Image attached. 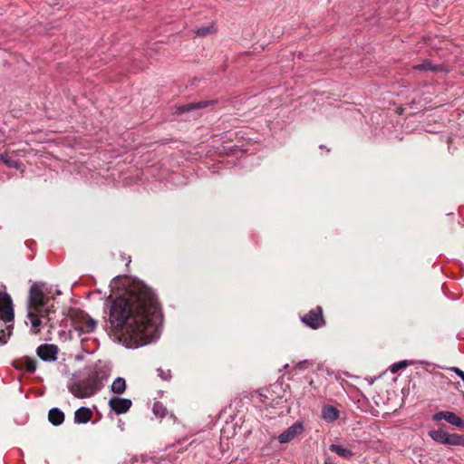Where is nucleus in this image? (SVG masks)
Here are the masks:
<instances>
[{
    "label": "nucleus",
    "mask_w": 464,
    "mask_h": 464,
    "mask_svg": "<svg viewBox=\"0 0 464 464\" xmlns=\"http://www.w3.org/2000/svg\"><path fill=\"white\" fill-rule=\"evenodd\" d=\"M127 298H117L110 309V323L121 329L137 345H145L158 337L159 305L153 292L141 282H133Z\"/></svg>",
    "instance_id": "nucleus-1"
},
{
    "label": "nucleus",
    "mask_w": 464,
    "mask_h": 464,
    "mask_svg": "<svg viewBox=\"0 0 464 464\" xmlns=\"http://www.w3.org/2000/svg\"><path fill=\"white\" fill-rule=\"evenodd\" d=\"M52 288L44 282L31 285V329L39 333V327L49 323L53 312Z\"/></svg>",
    "instance_id": "nucleus-2"
},
{
    "label": "nucleus",
    "mask_w": 464,
    "mask_h": 464,
    "mask_svg": "<svg viewBox=\"0 0 464 464\" xmlns=\"http://www.w3.org/2000/svg\"><path fill=\"white\" fill-rule=\"evenodd\" d=\"M107 374L101 369L90 370L74 381L70 386L71 392L78 398H88L98 392L103 386Z\"/></svg>",
    "instance_id": "nucleus-3"
},
{
    "label": "nucleus",
    "mask_w": 464,
    "mask_h": 464,
    "mask_svg": "<svg viewBox=\"0 0 464 464\" xmlns=\"http://www.w3.org/2000/svg\"><path fill=\"white\" fill-rule=\"evenodd\" d=\"M14 308L8 294L0 292V345L7 343L13 329L12 324H6L14 320Z\"/></svg>",
    "instance_id": "nucleus-4"
},
{
    "label": "nucleus",
    "mask_w": 464,
    "mask_h": 464,
    "mask_svg": "<svg viewBox=\"0 0 464 464\" xmlns=\"http://www.w3.org/2000/svg\"><path fill=\"white\" fill-rule=\"evenodd\" d=\"M429 436L436 442L444 445H463L464 439L458 434H450L442 429L430 430Z\"/></svg>",
    "instance_id": "nucleus-5"
},
{
    "label": "nucleus",
    "mask_w": 464,
    "mask_h": 464,
    "mask_svg": "<svg viewBox=\"0 0 464 464\" xmlns=\"http://www.w3.org/2000/svg\"><path fill=\"white\" fill-rule=\"evenodd\" d=\"M302 322L312 329H319L325 325L326 322L323 315V309L321 306L310 310L302 318Z\"/></svg>",
    "instance_id": "nucleus-6"
},
{
    "label": "nucleus",
    "mask_w": 464,
    "mask_h": 464,
    "mask_svg": "<svg viewBox=\"0 0 464 464\" xmlns=\"http://www.w3.org/2000/svg\"><path fill=\"white\" fill-rule=\"evenodd\" d=\"M108 404L114 413L120 415L130 411L132 406V401L130 399L114 396L109 400Z\"/></svg>",
    "instance_id": "nucleus-7"
},
{
    "label": "nucleus",
    "mask_w": 464,
    "mask_h": 464,
    "mask_svg": "<svg viewBox=\"0 0 464 464\" xmlns=\"http://www.w3.org/2000/svg\"><path fill=\"white\" fill-rule=\"evenodd\" d=\"M96 321L88 314L80 312V319L75 323V329L82 334H89L95 330Z\"/></svg>",
    "instance_id": "nucleus-8"
},
{
    "label": "nucleus",
    "mask_w": 464,
    "mask_h": 464,
    "mask_svg": "<svg viewBox=\"0 0 464 464\" xmlns=\"http://www.w3.org/2000/svg\"><path fill=\"white\" fill-rule=\"evenodd\" d=\"M13 366L19 372L18 381L23 383L29 378V356L16 359L12 362Z\"/></svg>",
    "instance_id": "nucleus-9"
},
{
    "label": "nucleus",
    "mask_w": 464,
    "mask_h": 464,
    "mask_svg": "<svg viewBox=\"0 0 464 464\" xmlns=\"http://www.w3.org/2000/svg\"><path fill=\"white\" fill-rule=\"evenodd\" d=\"M303 430H304L303 424L301 422H295L278 436V440L280 443L290 442L296 436L301 434L303 432Z\"/></svg>",
    "instance_id": "nucleus-10"
},
{
    "label": "nucleus",
    "mask_w": 464,
    "mask_h": 464,
    "mask_svg": "<svg viewBox=\"0 0 464 464\" xmlns=\"http://www.w3.org/2000/svg\"><path fill=\"white\" fill-rule=\"evenodd\" d=\"M432 419L436 421L445 420L447 422L456 427L464 428V421L461 418L451 411H438L432 416Z\"/></svg>",
    "instance_id": "nucleus-11"
},
{
    "label": "nucleus",
    "mask_w": 464,
    "mask_h": 464,
    "mask_svg": "<svg viewBox=\"0 0 464 464\" xmlns=\"http://www.w3.org/2000/svg\"><path fill=\"white\" fill-rule=\"evenodd\" d=\"M57 352V346L54 344H42L36 350L37 355L46 362L54 361Z\"/></svg>",
    "instance_id": "nucleus-12"
},
{
    "label": "nucleus",
    "mask_w": 464,
    "mask_h": 464,
    "mask_svg": "<svg viewBox=\"0 0 464 464\" xmlns=\"http://www.w3.org/2000/svg\"><path fill=\"white\" fill-rule=\"evenodd\" d=\"M217 102L215 100H209V101H203L198 102H191L188 104H185L182 106H179L178 108V111L179 113L188 112L193 110H198V109H204L208 106L214 105Z\"/></svg>",
    "instance_id": "nucleus-13"
},
{
    "label": "nucleus",
    "mask_w": 464,
    "mask_h": 464,
    "mask_svg": "<svg viewBox=\"0 0 464 464\" xmlns=\"http://www.w3.org/2000/svg\"><path fill=\"white\" fill-rule=\"evenodd\" d=\"M92 411L87 407H81L74 412V422L77 424H85L91 420Z\"/></svg>",
    "instance_id": "nucleus-14"
},
{
    "label": "nucleus",
    "mask_w": 464,
    "mask_h": 464,
    "mask_svg": "<svg viewBox=\"0 0 464 464\" xmlns=\"http://www.w3.org/2000/svg\"><path fill=\"white\" fill-rule=\"evenodd\" d=\"M49 421L54 425L59 426L64 421V413L58 408H52L48 413Z\"/></svg>",
    "instance_id": "nucleus-15"
},
{
    "label": "nucleus",
    "mask_w": 464,
    "mask_h": 464,
    "mask_svg": "<svg viewBox=\"0 0 464 464\" xmlns=\"http://www.w3.org/2000/svg\"><path fill=\"white\" fill-rule=\"evenodd\" d=\"M329 450L332 452H334L337 455H339L340 457L346 459H349L353 456V452L350 449H348L343 445L331 444L329 446Z\"/></svg>",
    "instance_id": "nucleus-16"
},
{
    "label": "nucleus",
    "mask_w": 464,
    "mask_h": 464,
    "mask_svg": "<svg viewBox=\"0 0 464 464\" xmlns=\"http://www.w3.org/2000/svg\"><path fill=\"white\" fill-rule=\"evenodd\" d=\"M322 415L325 420L334 421L339 418V411L334 406H326L323 409Z\"/></svg>",
    "instance_id": "nucleus-17"
},
{
    "label": "nucleus",
    "mask_w": 464,
    "mask_h": 464,
    "mask_svg": "<svg viewBox=\"0 0 464 464\" xmlns=\"http://www.w3.org/2000/svg\"><path fill=\"white\" fill-rule=\"evenodd\" d=\"M126 381L122 377H117L111 383V390L112 392L121 394L126 390Z\"/></svg>",
    "instance_id": "nucleus-18"
},
{
    "label": "nucleus",
    "mask_w": 464,
    "mask_h": 464,
    "mask_svg": "<svg viewBox=\"0 0 464 464\" xmlns=\"http://www.w3.org/2000/svg\"><path fill=\"white\" fill-rule=\"evenodd\" d=\"M413 69L417 70V71H422V72H427V71L436 72V71H439L440 66L433 64L430 61H425L421 63L414 65Z\"/></svg>",
    "instance_id": "nucleus-19"
},
{
    "label": "nucleus",
    "mask_w": 464,
    "mask_h": 464,
    "mask_svg": "<svg viewBox=\"0 0 464 464\" xmlns=\"http://www.w3.org/2000/svg\"><path fill=\"white\" fill-rule=\"evenodd\" d=\"M214 32H216V29L213 24L201 26L196 30V34L199 36H206L208 34H213Z\"/></svg>",
    "instance_id": "nucleus-20"
},
{
    "label": "nucleus",
    "mask_w": 464,
    "mask_h": 464,
    "mask_svg": "<svg viewBox=\"0 0 464 464\" xmlns=\"http://www.w3.org/2000/svg\"><path fill=\"white\" fill-rule=\"evenodd\" d=\"M5 162L9 166V167H13L16 169H20L22 172L24 171L25 169V166L24 164H23L22 162H20L19 160H12V159H6L5 160Z\"/></svg>",
    "instance_id": "nucleus-21"
},
{
    "label": "nucleus",
    "mask_w": 464,
    "mask_h": 464,
    "mask_svg": "<svg viewBox=\"0 0 464 464\" xmlns=\"http://www.w3.org/2000/svg\"><path fill=\"white\" fill-rule=\"evenodd\" d=\"M166 409L160 402H155L153 405V412L155 415L163 417L165 415Z\"/></svg>",
    "instance_id": "nucleus-22"
},
{
    "label": "nucleus",
    "mask_w": 464,
    "mask_h": 464,
    "mask_svg": "<svg viewBox=\"0 0 464 464\" xmlns=\"http://www.w3.org/2000/svg\"><path fill=\"white\" fill-rule=\"evenodd\" d=\"M157 372H158L159 376L164 381H169L171 378L170 370L165 371L162 368H158Z\"/></svg>",
    "instance_id": "nucleus-23"
},
{
    "label": "nucleus",
    "mask_w": 464,
    "mask_h": 464,
    "mask_svg": "<svg viewBox=\"0 0 464 464\" xmlns=\"http://www.w3.org/2000/svg\"><path fill=\"white\" fill-rule=\"evenodd\" d=\"M407 366V362L406 361H401V362H395L393 363L390 370L392 373H395L397 372L399 370L402 369V368H405Z\"/></svg>",
    "instance_id": "nucleus-24"
},
{
    "label": "nucleus",
    "mask_w": 464,
    "mask_h": 464,
    "mask_svg": "<svg viewBox=\"0 0 464 464\" xmlns=\"http://www.w3.org/2000/svg\"><path fill=\"white\" fill-rule=\"evenodd\" d=\"M313 363L307 360H304V361H301L299 362L297 364H296V367L300 370H305L307 369L308 367L312 366Z\"/></svg>",
    "instance_id": "nucleus-25"
},
{
    "label": "nucleus",
    "mask_w": 464,
    "mask_h": 464,
    "mask_svg": "<svg viewBox=\"0 0 464 464\" xmlns=\"http://www.w3.org/2000/svg\"><path fill=\"white\" fill-rule=\"evenodd\" d=\"M451 370L464 382V372L462 370L457 367H453Z\"/></svg>",
    "instance_id": "nucleus-26"
},
{
    "label": "nucleus",
    "mask_w": 464,
    "mask_h": 464,
    "mask_svg": "<svg viewBox=\"0 0 464 464\" xmlns=\"http://www.w3.org/2000/svg\"><path fill=\"white\" fill-rule=\"evenodd\" d=\"M30 367H31V372L35 371V368H36L35 362H34L33 360H31Z\"/></svg>",
    "instance_id": "nucleus-27"
},
{
    "label": "nucleus",
    "mask_w": 464,
    "mask_h": 464,
    "mask_svg": "<svg viewBox=\"0 0 464 464\" xmlns=\"http://www.w3.org/2000/svg\"><path fill=\"white\" fill-rule=\"evenodd\" d=\"M26 306H27V317H29V296L27 297Z\"/></svg>",
    "instance_id": "nucleus-28"
},
{
    "label": "nucleus",
    "mask_w": 464,
    "mask_h": 464,
    "mask_svg": "<svg viewBox=\"0 0 464 464\" xmlns=\"http://www.w3.org/2000/svg\"><path fill=\"white\" fill-rule=\"evenodd\" d=\"M324 464H334V463L333 461H331L330 459H326Z\"/></svg>",
    "instance_id": "nucleus-29"
},
{
    "label": "nucleus",
    "mask_w": 464,
    "mask_h": 464,
    "mask_svg": "<svg viewBox=\"0 0 464 464\" xmlns=\"http://www.w3.org/2000/svg\"><path fill=\"white\" fill-rule=\"evenodd\" d=\"M319 148H320V149H325V146H324V145H320V147H319Z\"/></svg>",
    "instance_id": "nucleus-30"
}]
</instances>
